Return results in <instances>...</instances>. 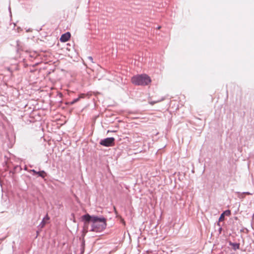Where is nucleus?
I'll return each mask as SVG.
<instances>
[{"label":"nucleus","mask_w":254,"mask_h":254,"mask_svg":"<svg viewBox=\"0 0 254 254\" xmlns=\"http://www.w3.org/2000/svg\"><path fill=\"white\" fill-rule=\"evenodd\" d=\"M107 226L106 219L104 217L93 216L91 231L96 232H101Z\"/></svg>","instance_id":"1"},{"label":"nucleus","mask_w":254,"mask_h":254,"mask_svg":"<svg viewBox=\"0 0 254 254\" xmlns=\"http://www.w3.org/2000/svg\"><path fill=\"white\" fill-rule=\"evenodd\" d=\"M131 81L132 83L136 85L145 86L150 84L151 80L147 74H143L133 76L131 79Z\"/></svg>","instance_id":"2"},{"label":"nucleus","mask_w":254,"mask_h":254,"mask_svg":"<svg viewBox=\"0 0 254 254\" xmlns=\"http://www.w3.org/2000/svg\"><path fill=\"white\" fill-rule=\"evenodd\" d=\"M94 216H90L89 214H87L84 215H83L81 217V219L82 221H85L84 227L83 229V233L84 235L87 232V226L88 224V222L91 221L92 223L93 217Z\"/></svg>","instance_id":"3"},{"label":"nucleus","mask_w":254,"mask_h":254,"mask_svg":"<svg viewBox=\"0 0 254 254\" xmlns=\"http://www.w3.org/2000/svg\"><path fill=\"white\" fill-rule=\"evenodd\" d=\"M101 145L106 147L113 146L115 144V138L114 137H109L101 140L100 142Z\"/></svg>","instance_id":"4"},{"label":"nucleus","mask_w":254,"mask_h":254,"mask_svg":"<svg viewBox=\"0 0 254 254\" xmlns=\"http://www.w3.org/2000/svg\"><path fill=\"white\" fill-rule=\"evenodd\" d=\"M71 34L69 32H67L64 34H63L61 38L60 41L62 42H65L68 41L70 38Z\"/></svg>","instance_id":"5"},{"label":"nucleus","mask_w":254,"mask_h":254,"mask_svg":"<svg viewBox=\"0 0 254 254\" xmlns=\"http://www.w3.org/2000/svg\"><path fill=\"white\" fill-rule=\"evenodd\" d=\"M33 172H34L35 174L38 175L39 176L42 177L43 178H44L46 176V173L44 171H41L37 172L34 170H32Z\"/></svg>","instance_id":"6"},{"label":"nucleus","mask_w":254,"mask_h":254,"mask_svg":"<svg viewBox=\"0 0 254 254\" xmlns=\"http://www.w3.org/2000/svg\"><path fill=\"white\" fill-rule=\"evenodd\" d=\"M50 219L49 217L48 216V214L46 215V216L43 218L42 221L41 222L40 224V226L41 228H43L45 226V224H46V221L49 220Z\"/></svg>","instance_id":"7"},{"label":"nucleus","mask_w":254,"mask_h":254,"mask_svg":"<svg viewBox=\"0 0 254 254\" xmlns=\"http://www.w3.org/2000/svg\"><path fill=\"white\" fill-rule=\"evenodd\" d=\"M223 214L225 215L229 216L231 214V211L229 210H226Z\"/></svg>","instance_id":"8"},{"label":"nucleus","mask_w":254,"mask_h":254,"mask_svg":"<svg viewBox=\"0 0 254 254\" xmlns=\"http://www.w3.org/2000/svg\"><path fill=\"white\" fill-rule=\"evenodd\" d=\"M224 217H225V215H224L223 213H222L219 217V221H223L224 220Z\"/></svg>","instance_id":"9"},{"label":"nucleus","mask_w":254,"mask_h":254,"mask_svg":"<svg viewBox=\"0 0 254 254\" xmlns=\"http://www.w3.org/2000/svg\"><path fill=\"white\" fill-rule=\"evenodd\" d=\"M79 100V98H77L76 99H74L72 102L71 103V104H73L75 103H76L77 102H78V101Z\"/></svg>","instance_id":"10"},{"label":"nucleus","mask_w":254,"mask_h":254,"mask_svg":"<svg viewBox=\"0 0 254 254\" xmlns=\"http://www.w3.org/2000/svg\"><path fill=\"white\" fill-rule=\"evenodd\" d=\"M84 97H85V94H81L79 95V97H78V98H79V99H81V98H84Z\"/></svg>","instance_id":"11"},{"label":"nucleus","mask_w":254,"mask_h":254,"mask_svg":"<svg viewBox=\"0 0 254 254\" xmlns=\"http://www.w3.org/2000/svg\"><path fill=\"white\" fill-rule=\"evenodd\" d=\"M88 59H89L90 61H91L92 62V61H93V58H92L91 57H88Z\"/></svg>","instance_id":"12"},{"label":"nucleus","mask_w":254,"mask_h":254,"mask_svg":"<svg viewBox=\"0 0 254 254\" xmlns=\"http://www.w3.org/2000/svg\"><path fill=\"white\" fill-rule=\"evenodd\" d=\"M160 28H161V26H159V27H158V29H160Z\"/></svg>","instance_id":"13"}]
</instances>
